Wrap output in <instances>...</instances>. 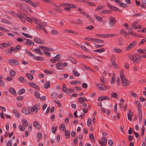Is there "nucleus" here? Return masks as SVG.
Here are the masks:
<instances>
[{"label": "nucleus", "instance_id": "obj_36", "mask_svg": "<svg viewBox=\"0 0 146 146\" xmlns=\"http://www.w3.org/2000/svg\"><path fill=\"white\" fill-rule=\"evenodd\" d=\"M34 60H42L43 59L42 57L40 56H34Z\"/></svg>", "mask_w": 146, "mask_h": 146}, {"label": "nucleus", "instance_id": "obj_25", "mask_svg": "<svg viewBox=\"0 0 146 146\" xmlns=\"http://www.w3.org/2000/svg\"><path fill=\"white\" fill-rule=\"evenodd\" d=\"M72 72L74 76H80V74L77 71L74 69L72 70Z\"/></svg>", "mask_w": 146, "mask_h": 146}, {"label": "nucleus", "instance_id": "obj_13", "mask_svg": "<svg viewBox=\"0 0 146 146\" xmlns=\"http://www.w3.org/2000/svg\"><path fill=\"white\" fill-rule=\"evenodd\" d=\"M13 47H11L10 49H6L5 51V54L9 55L11 54L13 51Z\"/></svg>", "mask_w": 146, "mask_h": 146}, {"label": "nucleus", "instance_id": "obj_58", "mask_svg": "<svg viewBox=\"0 0 146 146\" xmlns=\"http://www.w3.org/2000/svg\"><path fill=\"white\" fill-rule=\"evenodd\" d=\"M0 30L4 31L5 32L7 33L9 32V31L7 29H5L2 27H0Z\"/></svg>", "mask_w": 146, "mask_h": 146}, {"label": "nucleus", "instance_id": "obj_10", "mask_svg": "<svg viewBox=\"0 0 146 146\" xmlns=\"http://www.w3.org/2000/svg\"><path fill=\"white\" fill-rule=\"evenodd\" d=\"M60 57L61 56L60 55L57 54L53 58L50 59V61L54 63L56 62V61L59 59Z\"/></svg>", "mask_w": 146, "mask_h": 146}, {"label": "nucleus", "instance_id": "obj_35", "mask_svg": "<svg viewBox=\"0 0 146 146\" xmlns=\"http://www.w3.org/2000/svg\"><path fill=\"white\" fill-rule=\"evenodd\" d=\"M17 17L19 18L22 21H25V17H26V16H25V17H23L21 15L19 14H17Z\"/></svg>", "mask_w": 146, "mask_h": 146}, {"label": "nucleus", "instance_id": "obj_5", "mask_svg": "<svg viewBox=\"0 0 146 146\" xmlns=\"http://www.w3.org/2000/svg\"><path fill=\"white\" fill-rule=\"evenodd\" d=\"M137 43L136 41H134L131 42L129 45L126 48L125 50L126 51H128L132 48Z\"/></svg>", "mask_w": 146, "mask_h": 146}, {"label": "nucleus", "instance_id": "obj_64", "mask_svg": "<svg viewBox=\"0 0 146 146\" xmlns=\"http://www.w3.org/2000/svg\"><path fill=\"white\" fill-rule=\"evenodd\" d=\"M12 144V141L11 140H9L7 144V146H11Z\"/></svg>", "mask_w": 146, "mask_h": 146}, {"label": "nucleus", "instance_id": "obj_2", "mask_svg": "<svg viewBox=\"0 0 146 146\" xmlns=\"http://www.w3.org/2000/svg\"><path fill=\"white\" fill-rule=\"evenodd\" d=\"M116 22L115 19L113 17H110L109 19L108 24L110 27H112L115 26Z\"/></svg>", "mask_w": 146, "mask_h": 146}, {"label": "nucleus", "instance_id": "obj_33", "mask_svg": "<svg viewBox=\"0 0 146 146\" xmlns=\"http://www.w3.org/2000/svg\"><path fill=\"white\" fill-rule=\"evenodd\" d=\"M92 120L90 118H89L88 119L87 121V125L88 127L90 126L92 124Z\"/></svg>", "mask_w": 146, "mask_h": 146}, {"label": "nucleus", "instance_id": "obj_51", "mask_svg": "<svg viewBox=\"0 0 146 146\" xmlns=\"http://www.w3.org/2000/svg\"><path fill=\"white\" fill-rule=\"evenodd\" d=\"M34 94H35V96L36 98H40V94L37 91H35V92Z\"/></svg>", "mask_w": 146, "mask_h": 146}, {"label": "nucleus", "instance_id": "obj_61", "mask_svg": "<svg viewBox=\"0 0 146 146\" xmlns=\"http://www.w3.org/2000/svg\"><path fill=\"white\" fill-rule=\"evenodd\" d=\"M26 17V19L27 21L30 23H32L33 22V20L31 18L26 17Z\"/></svg>", "mask_w": 146, "mask_h": 146}, {"label": "nucleus", "instance_id": "obj_53", "mask_svg": "<svg viewBox=\"0 0 146 146\" xmlns=\"http://www.w3.org/2000/svg\"><path fill=\"white\" fill-rule=\"evenodd\" d=\"M130 94L131 96L132 97H136L137 96V95L136 93H134L132 92H131Z\"/></svg>", "mask_w": 146, "mask_h": 146}, {"label": "nucleus", "instance_id": "obj_60", "mask_svg": "<svg viewBox=\"0 0 146 146\" xmlns=\"http://www.w3.org/2000/svg\"><path fill=\"white\" fill-rule=\"evenodd\" d=\"M146 41V38H145L144 39H143L141 41H140V43H139V45H140L143 44H144L145 42Z\"/></svg>", "mask_w": 146, "mask_h": 146}, {"label": "nucleus", "instance_id": "obj_30", "mask_svg": "<svg viewBox=\"0 0 146 146\" xmlns=\"http://www.w3.org/2000/svg\"><path fill=\"white\" fill-rule=\"evenodd\" d=\"M1 22L3 23L7 24L9 25H11L12 24V23L11 21H8L5 19H2Z\"/></svg>", "mask_w": 146, "mask_h": 146}, {"label": "nucleus", "instance_id": "obj_24", "mask_svg": "<svg viewBox=\"0 0 146 146\" xmlns=\"http://www.w3.org/2000/svg\"><path fill=\"white\" fill-rule=\"evenodd\" d=\"M105 49L104 48H102L98 49L95 50L94 51V52H98L101 53L104 52L105 51Z\"/></svg>", "mask_w": 146, "mask_h": 146}, {"label": "nucleus", "instance_id": "obj_59", "mask_svg": "<svg viewBox=\"0 0 146 146\" xmlns=\"http://www.w3.org/2000/svg\"><path fill=\"white\" fill-rule=\"evenodd\" d=\"M25 126L24 125H19V128L20 130L21 131H23L25 130Z\"/></svg>", "mask_w": 146, "mask_h": 146}, {"label": "nucleus", "instance_id": "obj_14", "mask_svg": "<svg viewBox=\"0 0 146 146\" xmlns=\"http://www.w3.org/2000/svg\"><path fill=\"white\" fill-rule=\"evenodd\" d=\"M34 41L36 43L40 44H43L44 43V41L39 38H35Z\"/></svg>", "mask_w": 146, "mask_h": 146}, {"label": "nucleus", "instance_id": "obj_20", "mask_svg": "<svg viewBox=\"0 0 146 146\" xmlns=\"http://www.w3.org/2000/svg\"><path fill=\"white\" fill-rule=\"evenodd\" d=\"M25 39L26 40V41L24 42V44L27 46L30 45L31 44L32 42L29 39L26 38H25Z\"/></svg>", "mask_w": 146, "mask_h": 146}, {"label": "nucleus", "instance_id": "obj_52", "mask_svg": "<svg viewBox=\"0 0 146 146\" xmlns=\"http://www.w3.org/2000/svg\"><path fill=\"white\" fill-rule=\"evenodd\" d=\"M10 75L14 76L16 75V73L15 71L13 70H11L9 72Z\"/></svg>", "mask_w": 146, "mask_h": 146}, {"label": "nucleus", "instance_id": "obj_4", "mask_svg": "<svg viewBox=\"0 0 146 146\" xmlns=\"http://www.w3.org/2000/svg\"><path fill=\"white\" fill-rule=\"evenodd\" d=\"M97 87L99 89L101 90H104L109 88L108 86L104 85L102 84H97Z\"/></svg>", "mask_w": 146, "mask_h": 146}, {"label": "nucleus", "instance_id": "obj_48", "mask_svg": "<svg viewBox=\"0 0 146 146\" xmlns=\"http://www.w3.org/2000/svg\"><path fill=\"white\" fill-rule=\"evenodd\" d=\"M59 128L61 130H64L65 128V126L64 124H61L60 125Z\"/></svg>", "mask_w": 146, "mask_h": 146}, {"label": "nucleus", "instance_id": "obj_45", "mask_svg": "<svg viewBox=\"0 0 146 146\" xmlns=\"http://www.w3.org/2000/svg\"><path fill=\"white\" fill-rule=\"evenodd\" d=\"M100 81L101 82L104 84H105L106 82V80L103 77H101L100 78Z\"/></svg>", "mask_w": 146, "mask_h": 146}, {"label": "nucleus", "instance_id": "obj_16", "mask_svg": "<svg viewBox=\"0 0 146 146\" xmlns=\"http://www.w3.org/2000/svg\"><path fill=\"white\" fill-rule=\"evenodd\" d=\"M78 100L80 103H82L84 101H87V100L86 98L84 97H80L78 98Z\"/></svg>", "mask_w": 146, "mask_h": 146}, {"label": "nucleus", "instance_id": "obj_57", "mask_svg": "<svg viewBox=\"0 0 146 146\" xmlns=\"http://www.w3.org/2000/svg\"><path fill=\"white\" fill-rule=\"evenodd\" d=\"M145 127L143 126L142 127V131H141V135L142 137H143L144 135V131H145Z\"/></svg>", "mask_w": 146, "mask_h": 146}, {"label": "nucleus", "instance_id": "obj_46", "mask_svg": "<svg viewBox=\"0 0 146 146\" xmlns=\"http://www.w3.org/2000/svg\"><path fill=\"white\" fill-rule=\"evenodd\" d=\"M123 102H124V100L122 98H121L120 100V102L119 103V106L121 108H123Z\"/></svg>", "mask_w": 146, "mask_h": 146}, {"label": "nucleus", "instance_id": "obj_19", "mask_svg": "<svg viewBox=\"0 0 146 146\" xmlns=\"http://www.w3.org/2000/svg\"><path fill=\"white\" fill-rule=\"evenodd\" d=\"M21 122L24 126L25 127H27L28 126V121L25 119H22L21 120Z\"/></svg>", "mask_w": 146, "mask_h": 146}, {"label": "nucleus", "instance_id": "obj_27", "mask_svg": "<svg viewBox=\"0 0 146 146\" xmlns=\"http://www.w3.org/2000/svg\"><path fill=\"white\" fill-rule=\"evenodd\" d=\"M120 33L121 35L124 36H125L127 34V32L123 29H121Z\"/></svg>", "mask_w": 146, "mask_h": 146}, {"label": "nucleus", "instance_id": "obj_12", "mask_svg": "<svg viewBox=\"0 0 146 146\" xmlns=\"http://www.w3.org/2000/svg\"><path fill=\"white\" fill-rule=\"evenodd\" d=\"M131 27L133 29H137L138 28L141 29L142 28L141 26L139 25H136L132 23L131 25Z\"/></svg>", "mask_w": 146, "mask_h": 146}, {"label": "nucleus", "instance_id": "obj_56", "mask_svg": "<svg viewBox=\"0 0 146 146\" xmlns=\"http://www.w3.org/2000/svg\"><path fill=\"white\" fill-rule=\"evenodd\" d=\"M102 141L104 144H106L107 142V139L104 137H103L102 138Z\"/></svg>", "mask_w": 146, "mask_h": 146}, {"label": "nucleus", "instance_id": "obj_15", "mask_svg": "<svg viewBox=\"0 0 146 146\" xmlns=\"http://www.w3.org/2000/svg\"><path fill=\"white\" fill-rule=\"evenodd\" d=\"M32 51L33 52L37 53L40 55H42L43 54V53L41 51L40 49L39 48H38L33 49L32 50Z\"/></svg>", "mask_w": 146, "mask_h": 146}, {"label": "nucleus", "instance_id": "obj_22", "mask_svg": "<svg viewBox=\"0 0 146 146\" xmlns=\"http://www.w3.org/2000/svg\"><path fill=\"white\" fill-rule=\"evenodd\" d=\"M9 92L12 94L13 95L15 96L16 95V93L15 90L13 88H10L9 89Z\"/></svg>", "mask_w": 146, "mask_h": 146}, {"label": "nucleus", "instance_id": "obj_62", "mask_svg": "<svg viewBox=\"0 0 146 146\" xmlns=\"http://www.w3.org/2000/svg\"><path fill=\"white\" fill-rule=\"evenodd\" d=\"M44 72L47 74H51L52 73V72L48 70H44Z\"/></svg>", "mask_w": 146, "mask_h": 146}, {"label": "nucleus", "instance_id": "obj_44", "mask_svg": "<svg viewBox=\"0 0 146 146\" xmlns=\"http://www.w3.org/2000/svg\"><path fill=\"white\" fill-rule=\"evenodd\" d=\"M64 132V135L67 138H69L70 135L69 132L66 130H65Z\"/></svg>", "mask_w": 146, "mask_h": 146}, {"label": "nucleus", "instance_id": "obj_42", "mask_svg": "<svg viewBox=\"0 0 146 146\" xmlns=\"http://www.w3.org/2000/svg\"><path fill=\"white\" fill-rule=\"evenodd\" d=\"M26 75L27 77L30 80H32L33 79V76L31 74L29 73H27Z\"/></svg>", "mask_w": 146, "mask_h": 146}, {"label": "nucleus", "instance_id": "obj_34", "mask_svg": "<svg viewBox=\"0 0 146 146\" xmlns=\"http://www.w3.org/2000/svg\"><path fill=\"white\" fill-rule=\"evenodd\" d=\"M113 51L115 53H120L122 52V50L119 48H114L113 49Z\"/></svg>", "mask_w": 146, "mask_h": 146}, {"label": "nucleus", "instance_id": "obj_1", "mask_svg": "<svg viewBox=\"0 0 146 146\" xmlns=\"http://www.w3.org/2000/svg\"><path fill=\"white\" fill-rule=\"evenodd\" d=\"M123 71L121 70L120 72V78L122 82V85L123 87L128 86L130 83L129 81L127 80L125 78V76L123 74Z\"/></svg>", "mask_w": 146, "mask_h": 146}, {"label": "nucleus", "instance_id": "obj_31", "mask_svg": "<svg viewBox=\"0 0 146 146\" xmlns=\"http://www.w3.org/2000/svg\"><path fill=\"white\" fill-rule=\"evenodd\" d=\"M110 96L113 98H117V97H117V94L115 92H111L110 94Z\"/></svg>", "mask_w": 146, "mask_h": 146}, {"label": "nucleus", "instance_id": "obj_38", "mask_svg": "<svg viewBox=\"0 0 146 146\" xmlns=\"http://www.w3.org/2000/svg\"><path fill=\"white\" fill-rule=\"evenodd\" d=\"M137 52L139 53H142L143 54H146L145 51L143 49H140L137 50Z\"/></svg>", "mask_w": 146, "mask_h": 146}, {"label": "nucleus", "instance_id": "obj_3", "mask_svg": "<svg viewBox=\"0 0 146 146\" xmlns=\"http://www.w3.org/2000/svg\"><path fill=\"white\" fill-rule=\"evenodd\" d=\"M130 60L134 63L139 62V60H141V57H137L135 54L132 55L129 57Z\"/></svg>", "mask_w": 146, "mask_h": 146}, {"label": "nucleus", "instance_id": "obj_37", "mask_svg": "<svg viewBox=\"0 0 146 146\" xmlns=\"http://www.w3.org/2000/svg\"><path fill=\"white\" fill-rule=\"evenodd\" d=\"M110 10L104 9L102 10L101 13L103 14H107L110 13Z\"/></svg>", "mask_w": 146, "mask_h": 146}, {"label": "nucleus", "instance_id": "obj_41", "mask_svg": "<svg viewBox=\"0 0 146 146\" xmlns=\"http://www.w3.org/2000/svg\"><path fill=\"white\" fill-rule=\"evenodd\" d=\"M43 26L40 24H38L37 26L36 27V28L37 30H40L43 28Z\"/></svg>", "mask_w": 146, "mask_h": 146}, {"label": "nucleus", "instance_id": "obj_54", "mask_svg": "<svg viewBox=\"0 0 146 146\" xmlns=\"http://www.w3.org/2000/svg\"><path fill=\"white\" fill-rule=\"evenodd\" d=\"M95 41L96 42H100V43H104V41L103 40L99 39H95Z\"/></svg>", "mask_w": 146, "mask_h": 146}, {"label": "nucleus", "instance_id": "obj_17", "mask_svg": "<svg viewBox=\"0 0 146 146\" xmlns=\"http://www.w3.org/2000/svg\"><path fill=\"white\" fill-rule=\"evenodd\" d=\"M13 113L15 116L18 118L20 117V114L15 109H13L12 111Z\"/></svg>", "mask_w": 146, "mask_h": 146}, {"label": "nucleus", "instance_id": "obj_18", "mask_svg": "<svg viewBox=\"0 0 146 146\" xmlns=\"http://www.w3.org/2000/svg\"><path fill=\"white\" fill-rule=\"evenodd\" d=\"M115 59V56H111V60L112 62V64L113 65L115 68H118V65L116 64V63L114 61Z\"/></svg>", "mask_w": 146, "mask_h": 146}, {"label": "nucleus", "instance_id": "obj_49", "mask_svg": "<svg viewBox=\"0 0 146 146\" xmlns=\"http://www.w3.org/2000/svg\"><path fill=\"white\" fill-rule=\"evenodd\" d=\"M51 33L52 35H55L56 34H59V32L56 30H52L51 31Z\"/></svg>", "mask_w": 146, "mask_h": 146}, {"label": "nucleus", "instance_id": "obj_47", "mask_svg": "<svg viewBox=\"0 0 146 146\" xmlns=\"http://www.w3.org/2000/svg\"><path fill=\"white\" fill-rule=\"evenodd\" d=\"M96 36L99 38H105V35L104 34H97L96 35Z\"/></svg>", "mask_w": 146, "mask_h": 146}, {"label": "nucleus", "instance_id": "obj_50", "mask_svg": "<svg viewBox=\"0 0 146 146\" xmlns=\"http://www.w3.org/2000/svg\"><path fill=\"white\" fill-rule=\"evenodd\" d=\"M115 80L114 76H113L110 81V83L111 84H113L115 82Z\"/></svg>", "mask_w": 146, "mask_h": 146}, {"label": "nucleus", "instance_id": "obj_43", "mask_svg": "<svg viewBox=\"0 0 146 146\" xmlns=\"http://www.w3.org/2000/svg\"><path fill=\"white\" fill-rule=\"evenodd\" d=\"M50 86V82L47 81L46 82V83L44 84V86L45 89H46Z\"/></svg>", "mask_w": 146, "mask_h": 146}, {"label": "nucleus", "instance_id": "obj_7", "mask_svg": "<svg viewBox=\"0 0 146 146\" xmlns=\"http://www.w3.org/2000/svg\"><path fill=\"white\" fill-rule=\"evenodd\" d=\"M29 109L31 111L33 112L35 114H36L38 112V109L37 106L36 105H35L32 107L31 108H29Z\"/></svg>", "mask_w": 146, "mask_h": 146}, {"label": "nucleus", "instance_id": "obj_55", "mask_svg": "<svg viewBox=\"0 0 146 146\" xmlns=\"http://www.w3.org/2000/svg\"><path fill=\"white\" fill-rule=\"evenodd\" d=\"M25 90L24 89H21L19 90V94H22L25 93Z\"/></svg>", "mask_w": 146, "mask_h": 146}, {"label": "nucleus", "instance_id": "obj_6", "mask_svg": "<svg viewBox=\"0 0 146 146\" xmlns=\"http://www.w3.org/2000/svg\"><path fill=\"white\" fill-rule=\"evenodd\" d=\"M8 63L12 65H16L19 64V62L13 59H10L7 60Z\"/></svg>", "mask_w": 146, "mask_h": 146}, {"label": "nucleus", "instance_id": "obj_23", "mask_svg": "<svg viewBox=\"0 0 146 146\" xmlns=\"http://www.w3.org/2000/svg\"><path fill=\"white\" fill-rule=\"evenodd\" d=\"M117 36V35L116 34H110L105 35V37L107 38L115 37Z\"/></svg>", "mask_w": 146, "mask_h": 146}, {"label": "nucleus", "instance_id": "obj_63", "mask_svg": "<svg viewBox=\"0 0 146 146\" xmlns=\"http://www.w3.org/2000/svg\"><path fill=\"white\" fill-rule=\"evenodd\" d=\"M22 34L24 36H25L26 37L29 38H31V36L25 33H22Z\"/></svg>", "mask_w": 146, "mask_h": 146}, {"label": "nucleus", "instance_id": "obj_40", "mask_svg": "<svg viewBox=\"0 0 146 146\" xmlns=\"http://www.w3.org/2000/svg\"><path fill=\"white\" fill-rule=\"evenodd\" d=\"M19 81L21 82L24 83H25V79L22 76H21L18 78Z\"/></svg>", "mask_w": 146, "mask_h": 146}, {"label": "nucleus", "instance_id": "obj_39", "mask_svg": "<svg viewBox=\"0 0 146 146\" xmlns=\"http://www.w3.org/2000/svg\"><path fill=\"white\" fill-rule=\"evenodd\" d=\"M119 5L120 6L124 7H127V5L125 3H121V1H119Z\"/></svg>", "mask_w": 146, "mask_h": 146}, {"label": "nucleus", "instance_id": "obj_21", "mask_svg": "<svg viewBox=\"0 0 146 146\" xmlns=\"http://www.w3.org/2000/svg\"><path fill=\"white\" fill-rule=\"evenodd\" d=\"M42 134L40 132H38L37 134L36 137L37 138V141L38 142L39 141L40 139L42 138Z\"/></svg>", "mask_w": 146, "mask_h": 146}, {"label": "nucleus", "instance_id": "obj_11", "mask_svg": "<svg viewBox=\"0 0 146 146\" xmlns=\"http://www.w3.org/2000/svg\"><path fill=\"white\" fill-rule=\"evenodd\" d=\"M109 100V98L107 96H103L100 97L98 98V100L99 101H102L104 100Z\"/></svg>", "mask_w": 146, "mask_h": 146}, {"label": "nucleus", "instance_id": "obj_26", "mask_svg": "<svg viewBox=\"0 0 146 146\" xmlns=\"http://www.w3.org/2000/svg\"><path fill=\"white\" fill-rule=\"evenodd\" d=\"M29 84L30 86L37 90L39 89V88L37 86L32 82H29Z\"/></svg>", "mask_w": 146, "mask_h": 146}, {"label": "nucleus", "instance_id": "obj_29", "mask_svg": "<svg viewBox=\"0 0 146 146\" xmlns=\"http://www.w3.org/2000/svg\"><path fill=\"white\" fill-rule=\"evenodd\" d=\"M133 113L132 112H131L130 113H128L127 114V118L130 121L131 120V116H133Z\"/></svg>", "mask_w": 146, "mask_h": 146}, {"label": "nucleus", "instance_id": "obj_9", "mask_svg": "<svg viewBox=\"0 0 146 146\" xmlns=\"http://www.w3.org/2000/svg\"><path fill=\"white\" fill-rule=\"evenodd\" d=\"M34 126L37 129L39 130L41 127L40 124L37 121H35L33 122Z\"/></svg>", "mask_w": 146, "mask_h": 146}, {"label": "nucleus", "instance_id": "obj_28", "mask_svg": "<svg viewBox=\"0 0 146 146\" xmlns=\"http://www.w3.org/2000/svg\"><path fill=\"white\" fill-rule=\"evenodd\" d=\"M94 16L98 21L101 22H102L103 19L101 17H99L98 15H94Z\"/></svg>", "mask_w": 146, "mask_h": 146}, {"label": "nucleus", "instance_id": "obj_8", "mask_svg": "<svg viewBox=\"0 0 146 146\" xmlns=\"http://www.w3.org/2000/svg\"><path fill=\"white\" fill-rule=\"evenodd\" d=\"M29 110V108L28 109L25 107H24L22 108L21 111L23 113L26 115L30 113V111Z\"/></svg>", "mask_w": 146, "mask_h": 146}, {"label": "nucleus", "instance_id": "obj_32", "mask_svg": "<svg viewBox=\"0 0 146 146\" xmlns=\"http://www.w3.org/2000/svg\"><path fill=\"white\" fill-rule=\"evenodd\" d=\"M21 48V47L19 45H17L15 47H13V51L14 52H16L19 50Z\"/></svg>", "mask_w": 146, "mask_h": 146}]
</instances>
